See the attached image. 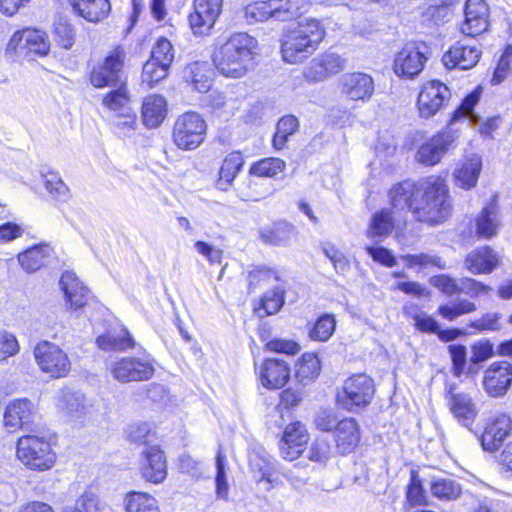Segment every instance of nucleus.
Listing matches in <instances>:
<instances>
[{"label":"nucleus","mask_w":512,"mask_h":512,"mask_svg":"<svg viewBox=\"0 0 512 512\" xmlns=\"http://www.w3.org/2000/svg\"><path fill=\"white\" fill-rule=\"evenodd\" d=\"M257 40L245 32L232 34L213 55V63L222 75L240 78L248 70Z\"/></svg>","instance_id":"obj_1"},{"label":"nucleus","mask_w":512,"mask_h":512,"mask_svg":"<svg viewBox=\"0 0 512 512\" xmlns=\"http://www.w3.org/2000/svg\"><path fill=\"white\" fill-rule=\"evenodd\" d=\"M451 205L445 180L429 176L418 182V193L414 198V217L431 224L442 222L450 213Z\"/></svg>","instance_id":"obj_2"},{"label":"nucleus","mask_w":512,"mask_h":512,"mask_svg":"<svg viewBox=\"0 0 512 512\" xmlns=\"http://www.w3.org/2000/svg\"><path fill=\"white\" fill-rule=\"evenodd\" d=\"M325 31L318 20L306 19L289 30L282 39L284 61L295 64L311 56L324 38Z\"/></svg>","instance_id":"obj_3"},{"label":"nucleus","mask_w":512,"mask_h":512,"mask_svg":"<svg viewBox=\"0 0 512 512\" xmlns=\"http://www.w3.org/2000/svg\"><path fill=\"white\" fill-rule=\"evenodd\" d=\"M16 457L25 468L37 472L52 469L57 460L50 442L40 434H27L18 438Z\"/></svg>","instance_id":"obj_4"},{"label":"nucleus","mask_w":512,"mask_h":512,"mask_svg":"<svg viewBox=\"0 0 512 512\" xmlns=\"http://www.w3.org/2000/svg\"><path fill=\"white\" fill-rule=\"evenodd\" d=\"M207 124L196 112H185L176 119L172 138L174 144L181 150L197 149L205 140Z\"/></svg>","instance_id":"obj_5"},{"label":"nucleus","mask_w":512,"mask_h":512,"mask_svg":"<svg viewBox=\"0 0 512 512\" xmlns=\"http://www.w3.org/2000/svg\"><path fill=\"white\" fill-rule=\"evenodd\" d=\"M50 50V41L44 31L27 28L16 31L9 40L7 54L14 59H32L45 56Z\"/></svg>","instance_id":"obj_6"},{"label":"nucleus","mask_w":512,"mask_h":512,"mask_svg":"<svg viewBox=\"0 0 512 512\" xmlns=\"http://www.w3.org/2000/svg\"><path fill=\"white\" fill-rule=\"evenodd\" d=\"M109 371L120 383L147 381L155 373L154 359L146 352L138 357H122L110 364Z\"/></svg>","instance_id":"obj_7"},{"label":"nucleus","mask_w":512,"mask_h":512,"mask_svg":"<svg viewBox=\"0 0 512 512\" xmlns=\"http://www.w3.org/2000/svg\"><path fill=\"white\" fill-rule=\"evenodd\" d=\"M375 393L373 379L366 374H356L349 377L337 395V401L345 409L355 412L368 406Z\"/></svg>","instance_id":"obj_8"},{"label":"nucleus","mask_w":512,"mask_h":512,"mask_svg":"<svg viewBox=\"0 0 512 512\" xmlns=\"http://www.w3.org/2000/svg\"><path fill=\"white\" fill-rule=\"evenodd\" d=\"M125 51L118 47L111 51L102 62L95 65L90 72V82L95 88L116 87L124 83L123 67Z\"/></svg>","instance_id":"obj_9"},{"label":"nucleus","mask_w":512,"mask_h":512,"mask_svg":"<svg viewBox=\"0 0 512 512\" xmlns=\"http://www.w3.org/2000/svg\"><path fill=\"white\" fill-rule=\"evenodd\" d=\"M34 358L39 368L53 378L65 377L71 370L67 353L50 341L44 340L35 346Z\"/></svg>","instance_id":"obj_10"},{"label":"nucleus","mask_w":512,"mask_h":512,"mask_svg":"<svg viewBox=\"0 0 512 512\" xmlns=\"http://www.w3.org/2000/svg\"><path fill=\"white\" fill-rule=\"evenodd\" d=\"M223 0H194L189 24L195 35H208L218 20Z\"/></svg>","instance_id":"obj_11"},{"label":"nucleus","mask_w":512,"mask_h":512,"mask_svg":"<svg viewBox=\"0 0 512 512\" xmlns=\"http://www.w3.org/2000/svg\"><path fill=\"white\" fill-rule=\"evenodd\" d=\"M449 88L438 80L423 85L417 100L419 114L422 118L434 116L449 100Z\"/></svg>","instance_id":"obj_12"},{"label":"nucleus","mask_w":512,"mask_h":512,"mask_svg":"<svg viewBox=\"0 0 512 512\" xmlns=\"http://www.w3.org/2000/svg\"><path fill=\"white\" fill-rule=\"evenodd\" d=\"M456 136L451 131H443L424 142L417 151L416 160L427 166L439 163L453 147Z\"/></svg>","instance_id":"obj_13"},{"label":"nucleus","mask_w":512,"mask_h":512,"mask_svg":"<svg viewBox=\"0 0 512 512\" xmlns=\"http://www.w3.org/2000/svg\"><path fill=\"white\" fill-rule=\"evenodd\" d=\"M426 61L427 57L416 44L408 43L395 55L393 70L399 77L413 79L423 70Z\"/></svg>","instance_id":"obj_14"},{"label":"nucleus","mask_w":512,"mask_h":512,"mask_svg":"<svg viewBox=\"0 0 512 512\" xmlns=\"http://www.w3.org/2000/svg\"><path fill=\"white\" fill-rule=\"evenodd\" d=\"M512 384V364L507 361L492 363L484 373L483 387L491 397H502Z\"/></svg>","instance_id":"obj_15"},{"label":"nucleus","mask_w":512,"mask_h":512,"mask_svg":"<svg viewBox=\"0 0 512 512\" xmlns=\"http://www.w3.org/2000/svg\"><path fill=\"white\" fill-rule=\"evenodd\" d=\"M140 472L143 479L153 484L162 483L167 477V461L164 452L158 446L143 449Z\"/></svg>","instance_id":"obj_16"},{"label":"nucleus","mask_w":512,"mask_h":512,"mask_svg":"<svg viewBox=\"0 0 512 512\" xmlns=\"http://www.w3.org/2000/svg\"><path fill=\"white\" fill-rule=\"evenodd\" d=\"M342 95L350 100H368L374 92V81L371 76L362 72L343 74L339 79Z\"/></svg>","instance_id":"obj_17"},{"label":"nucleus","mask_w":512,"mask_h":512,"mask_svg":"<svg viewBox=\"0 0 512 512\" xmlns=\"http://www.w3.org/2000/svg\"><path fill=\"white\" fill-rule=\"evenodd\" d=\"M481 57V50L475 46L458 41L442 57L447 69L468 70L476 66Z\"/></svg>","instance_id":"obj_18"},{"label":"nucleus","mask_w":512,"mask_h":512,"mask_svg":"<svg viewBox=\"0 0 512 512\" xmlns=\"http://www.w3.org/2000/svg\"><path fill=\"white\" fill-rule=\"evenodd\" d=\"M512 420L507 414H498L486 424L481 436V445L485 451L494 452L503 444L511 434Z\"/></svg>","instance_id":"obj_19"},{"label":"nucleus","mask_w":512,"mask_h":512,"mask_svg":"<svg viewBox=\"0 0 512 512\" xmlns=\"http://www.w3.org/2000/svg\"><path fill=\"white\" fill-rule=\"evenodd\" d=\"M36 414V407L31 400L27 398L13 400L5 409L4 423L11 431L27 430L34 422Z\"/></svg>","instance_id":"obj_20"},{"label":"nucleus","mask_w":512,"mask_h":512,"mask_svg":"<svg viewBox=\"0 0 512 512\" xmlns=\"http://www.w3.org/2000/svg\"><path fill=\"white\" fill-rule=\"evenodd\" d=\"M464 15L465 20L461 26L463 34L475 37L486 31L489 8L484 0H466Z\"/></svg>","instance_id":"obj_21"},{"label":"nucleus","mask_w":512,"mask_h":512,"mask_svg":"<svg viewBox=\"0 0 512 512\" xmlns=\"http://www.w3.org/2000/svg\"><path fill=\"white\" fill-rule=\"evenodd\" d=\"M260 383L268 389L282 388L290 378L289 365L280 359H266L258 368Z\"/></svg>","instance_id":"obj_22"},{"label":"nucleus","mask_w":512,"mask_h":512,"mask_svg":"<svg viewBox=\"0 0 512 512\" xmlns=\"http://www.w3.org/2000/svg\"><path fill=\"white\" fill-rule=\"evenodd\" d=\"M60 287L64 293L65 305L71 310L84 307L88 299V289L72 271H65L60 278Z\"/></svg>","instance_id":"obj_23"},{"label":"nucleus","mask_w":512,"mask_h":512,"mask_svg":"<svg viewBox=\"0 0 512 512\" xmlns=\"http://www.w3.org/2000/svg\"><path fill=\"white\" fill-rule=\"evenodd\" d=\"M482 169V159L478 154H470L460 160L453 172L455 185L470 190L477 185Z\"/></svg>","instance_id":"obj_24"},{"label":"nucleus","mask_w":512,"mask_h":512,"mask_svg":"<svg viewBox=\"0 0 512 512\" xmlns=\"http://www.w3.org/2000/svg\"><path fill=\"white\" fill-rule=\"evenodd\" d=\"M497 198V195H494L476 218V235L479 237L488 239L498 232L501 220Z\"/></svg>","instance_id":"obj_25"},{"label":"nucleus","mask_w":512,"mask_h":512,"mask_svg":"<svg viewBox=\"0 0 512 512\" xmlns=\"http://www.w3.org/2000/svg\"><path fill=\"white\" fill-rule=\"evenodd\" d=\"M499 262L498 255L489 246H485L471 251L464 260V266L473 274H488Z\"/></svg>","instance_id":"obj_26"},{"label":"nucleus","mask_w":512,"mask_h":512,"mask_svg":"<svg viewBox=\"0 0 512 512\" xmlns=\"http://www.w3.org/2000/svg\"><path fill=\"white\" fill-rule=\"evenodd\" d=\"M454 387L448 390V403L454 417L465 427H469L477 415L475 404L469 395L454 393Z\"/></svg>","instance_id":"obj_27"},{"label":"nucleus","mask_w":512,"mask_h":512,"mask_svg":"<svg viewBox=\"0 0 512 512\" xmlns=\"http://www.w3.org/2000/svg\"><path fill=\"white\" fill-rule=\"evenodd\" d=\"M334 439L338 451L345 455L352 452L360 440L359 427L355 419H341L334 431Z\"/></svg>","instance_id":"obj_28"},{"label":"nucleus","mask_w":512,"mask_h":512,"mask_svg":"<svg viewBox=\"0 0 512 512\" xmlns=\"http://www.w3.org/2000/svg\"><path fill=\"white\" fill-rule=\"evenodd\" d=\"M54 257V250L49 244H38L18 255V262L28 273L35 272Z\"/></svg>","instance_id":"obj_29"},{"label":"nucleus","mask_w":512,"mask_h":512,"mask_svg":"<svg viewBox=\"0 0 512 512\" xmlns=\"http://www.w3.org/2000/svg\"><path fill=\"white\" fill-rule=\"evenodd\" d=\"M73 10L88 22L98 23L111 11L109 0H69Z\"/></svg>","instance_id":"obj_30"},{"label":"nucleus","mask_w":512,"mask_h":512,"mask_svg":"<svg viewBox=\"0 0 512 512\" xmlns=\"http://www.w3.org/2000/svg\"><path fill=\"white\" fill-rule=\"evenodd\" d=\"M418 193V182L406 180L395 184L389 191L390 203L397 211L410 210L414 214V198Z\"/></svg>","instance_id":"obj_31"},{"label":"nucleus","mask_w":512,"mask_h":512,"mask_svg":"<svg viewBox=\"0 0 512 512\" xmlns=\"http://www.w3.org/2000/svg\"><path fill=\"white\" fill-rule=\"evenodd\" d=\"M98 347L103 351L122 352L135 347L136 342L129 331L121 327L101 335L96 340Z\"/></svg>","instance_id":"obj_32"},{"label":"nucleus","mask_w":512,"mask_h":512,"mask_svg":"<svg viewBox=\"0 0 512 512\" xmlns=\"http://www.w3.org/2000/svg\"><path fill=\"white\" fill-rule=\"evenodd\" d=\"M167 114V103L163 96H147L142 104L143 124L148 128L158 127Z\"/></svg>","instance_id":"obj_33"},{"label":"nucleus","mask_w":512,"mask_h":512,"mask_svg":"<svg viewBox=\"0 0 512 512\" xmlns=\"http://www.w3.org/2000/svg\"><path fill=\"white\" fill-rule=\"evenodd\" d=\"M272 20L286 22L301 16L307 7L306 0H270Z\"/></svg>","instance_id":"obj_34"},{"label":"nucleus","mask_w":512,"mask_h":512,"mask_svg":"<svg viewBox=\"0 0 512 512\" xmlns=\"http://www.w3.org/2000/svg\"><path fill=\"white\" fill-rule=\"evenodd\" d=\"M295 234L294 227L284 221L275 222L260 230V238L263 242L275 246H286L291 242Z\"/></svg>","instance_id":"obj_35"},{"label":"nucleus","mask_w":512,"mask_h":512,"mask_svg":"<svg viewBox=\"0 0 512 512\" xmlns=\"http://www.w3.org/2000/svg\"><path fill=\"white\" fill-rule=\"evenodd\" d=\"M394 229V217L390 209L383 208L373 214L369 227L367 229V236L370 238H386Z\"/></svg>","instance_id":"obj_36"},{"label":"nucleus","mask_w":512,"mask_h":512,"mask_svg":"<svg viewBox=\"0 0 512 512\" xmlns=\"http://www.w3.org/2000/svg\"><path fill=\"white\" fill-rule=\"evenodd\" d=\"M126 512H160L158 501L148 493L132 491L124 499Z\"/></svg>","instance_id":"obj_37"},{"label":"nucleus","mask_w":512,"mask_h":512,"mask_svg":"<svg viewBox=\"0 0 512 512\" xmlns=\"http://www.w3.org/2000/svg\"><path fill=\"white\" fill-rule=\"evenodd\" d=\"M243 164L244 159L239 152H232L224 159L219 171L218 180V185L222 190H226L231 185Z\"/></svg>","instance_id":"obj_38"},{"label":"nucleus","mask_w":512,"mask_h":512,"mask_svg":"<svg viewBox=\"0 0 512 512\" xmlns=\"http://www.w3.org/2000/svg\"><path fill=\"white\" fill-rule=\"evenodd\" d=\"M430 491L438 499L453 501L461 495V485L449 478H433L430 482Z\"/></svg>","instance_id":"obj_39"},{"label":"nucleus","mask_w":512,"mask_h":512,"mask_svg":"<svg viewBox=\"0 0 512 512\" xmlns=\"http://www.w3.org/2000/svg\"><path fill=\"white\" fill-rule=\"evenodd\" d=\"M129 102L130 97L128 95L125 82L118 84V87L107 93L102 100V103L106 108L116 113L131 110Z\"/></svg>","instance_id":"obj_40"},{"label":"nucleus","mask_w":512,"mask_h":512,"mask_svg":"<svg viewBox=\"0 0 512 512\" xmlns=\"http://www.w3.org/2000/svg\"><path fill=\"white\" fill-rule=\"evenodd\" d=\"M321 370L320 360L315 353H304L296 364V377L299 381L316 378Z\"/></svg>","instance_id":"obj_41"},{"label":"nucleus","mask_w":512,"mask_h":512,"mask_svg":"<svg viewBox=\"0 0 512 512\" xmlns=\"http://www.w3.org/2000/svg\"><path fill=\"white\" fill-rule=\"evenodd\" d=\"M477 309L475 303L467 299H456L447 304L438 307V313L441 317L448 321H453L456 318L474 312Z\"/></svg>","instance_id":"obj_42"},{"label":"nucleus","mask_w":512,"mask_h":512,"mask_svg":"<svg viewBox=\"0 0 512 512\" xmlns=\"http://www.w3.org/2000/svg\"><path fill=\"white\" fill-rule=\"evenodd\" d=\"M477 309L475 303L467 299H456L447 304L438 307V313L441 317L448 321H453L456 318L474 312Z\"/></svg>","instance_id":"obj_43"},{"label":"nucleus","mask_w":512,"mask_h":512,"mask_svg":"<svg viewBox=\"0 0 512 512\" xmlns=\"http://www.w3.org/2000/svg\"><path fill=\"white\" fill-rule=\"evenodd\" d=\"M286 168V163L280 158H264L250 167L249 173L258 177H276Z\"/></svg>","instance_id":"obj_44"},{"label":"nucleus","mask_w":512,"mask_h":512,"mask_svg":"<svg viewBox=\"0 0 512 512\" xmlns=\"http://www.w3.org/2000/svg\"><path fill=\"white\" fill-rule=\"evenodd\" d=\"M405 264L409 268L419 267L420 269H427L436 267L438 269H446V263L440 256L432 253L420 254H407L402 256Z\"/></svg>","instance_id":"obj_45"},{"label":"nucleus","mask_w":512,"mask_h":512,"mask_svg":"<svg viewBox=\"0 0 512 512\" xmlns=\"http://www.w3.org/2000/svg\"><path fill=\"white\" fill-rule=\"evenodd\" d=\"M62 410L72 418H80L86 412V399L81 392H67L63 395Z\"/></svg>","instance_id":"obj_46"},{"label":"nucleus","mask_w":512,"mask_h":512,"mask_svg":"<svg viewBox=\"0 0 512 512\" xmlns=\"http://www.w3.org/2000/svg\"><path fill=\"white\" fill-rule=\"evenodd\" d=\"M244 17L248 24L272 20L270 0L247 4L244 7Z\"/></svg>","instance_id":"obj_47"},{"label":"nucleus","mask_w":512,"mask_h":512,"mask_svg":"<svg viewBox=\"0 0 512 512\" xmlns=\"http://www.w3.org/2000/svg\"><path fill=\"white\" fill-rule=\"evenodd\" d=\"M111 121L115 133L121 137L131 136L137 128V117L132 109L116 113Z\"/></svg>","instance_id":"obj_48"},{"label":"nucleus","mask_w":512,"mask_h":512,"mask_svg":"<svg viewBox=\"0 0 512 512\" xmlns=\"http://www.w3.org/2000/svg\"><path fill=\"white\" fill-rule=\"evenodd\" d=\"M335 327L336 321L334 316L330 314H323L313 325L309 332V336L312 340L325 342L333 335Z\"/></svg>","instance_id":"obj_49"},{"label":"nucleus","mask_w":512,"mask_h":512,"mask_svg":"<svg viewBox=\"0 0 512 512\" xmlns=\"http://www.w3.org/2000/svg\"><path fill=\"white\" fill-rule=\"evenodd\" d=\"M54 39L64 49H70L75 41V32L72 25L64 18L59 17L54 23Z\"/></svg>","instance_id":"obj_50"},{"label":"nucleus","mask_w":512,"mask_h":512,"mask_svg":"<svg viewBox=\"0 0 512 512\" xmlns=\"http://www.w3.org/2000/svg\"><path fill=\"white\" fill-rule=\"evenodd\" d=\"M151 60L170 68L174 60V49L171 42L166 38H160L153 46Z\"/></svg>","instance_id":"obj_51"},{"label":"nucleus","mask_w":512,"mask_h":512,"mask_svg":"<svg viewBox=\"0 0 512 512\" xmlns=\"http://www.w3.org/2000/svg\"><path fill=\"white\" fill-rule=\"evenodd\" d=\"M168 67L149 59L143 66L142 83L152 88L156 83L163 80L168 74Z\"/></svg>","instance_id":"obj_52"},{"label":"nucleus","mask_w":512,"mask_h":512,"mask_svg":"<svg viewBox=\"0 0 512 512\" xmlns=\"http://www.w3.org/2000/svg\"><path fill=\"white\" fill-rule=\"evenodd\" d=\"M45 188L55 199L65 202L69 198V188L64 181L55 173H49L45 176Z\"/></svg>","instance_id":"obj_53"},{"label":"nucleus","mask_w":512,"mask_h":512,"mask_svg":"<svg viewBox=\"0 0 512 512\" xmlns=\"http://www.w3.org/2000/svg\"><path fill=\"white\" fill-rule=\"evenodd\" d=\"M190 78L194 88L201 92H207L211 87V78L205 73L207 64L195 62L189 66Z\"/></svg>","instance_id":"obj_54"},{"label":"nucleus","mask_w":512,"mask_h":512,"mask_svg":"<svg viewBox=\"0 0 512 512\" xmlns=\"http://www.w3.org/2000/svg\"><path fill=\"white\" fill-rule=\"evenodd\" d=\"M284 305V290L276 287L267 291L261 300V309L264 310V315L276 314Z\"/></svg>","instance_id":"obj_55"},{"label":"nucleus","mask_w":512,"mask_h":512,"mask_svg":"<svg viewBox=\"0 0 512 512\" xmlns=\"http://www.w3.org/2000/svg\"><path fill=\"white\" fill-rule=\"evenodd\" d=\"M480 99V93L474 91L473 93L466 96L460 106L454 111L451 122H456L461 118H467L471 122L475 121V115L473 112L474 106Z\"/></svg>","instance_id":"obj_56"},{"label":"nucleus","mask_w":512,"mask_h":512,"mask_svg":"<svg viewBox=\"0 0 512 512\" xmlns=\"http://www.w3.org/2000/svg\"><path fill=\"white\" fill-rule=\"evenodd\" d=\"M407 502L412 505H422L426 503L425 493L422 487L420 477L417 472H411L410 483L406 492Z\"/></svg>","instance_id":"obj_57"},{"label":"nucleus","mask_w":512,"mask_h":512,"mask_svg":"<svg viewBox=\"0 0 512 512\" xmlns=\"http://www.w3.org/2000/svg\"><path fill=\"white\" fill-rule=\"evenodd\" d=\"M283 440L286 443L305 445L308 441V433L305 425L301 422H293L286 426L283 433Z\"/></svg>","instance_id":"obj_58"},{"label":"nucleus","mask_w":512,"mask_h":512,"mask_svg":"<svg viewBox=\"0 0 512 512\" xmlns=\"http://www.w3.org/2000/svg\"><path fill=\"white\" fill-rule=\"evenodd\" d=\"M332 454L329 441L324 437L317 438L311 445L309 459L319 463H325Z\"/></svg>","instance_id":"obj_59"},{"label":"nucleus","mask_w":512,"mask_h":512,"mask_svg":"<svg viewBox=\"0 0 512 512\" xmlns=\"http://www.w3.org/2000/svg\"><path fill=\"white\" fill-rule=\"evenodd\" d=\"M325 256L332 262L334 269L339 274H345L349 268L350 263L344 253L338 250L334 245H326L323 247Z\"/></svg>","instance_id":"obj_60"},{"label":"nucleus","mask_w":512,"mask_h":512,"mask_svg":"<svg viewBox=\"0 0 512 512\" xmlns=\"http://www.w3.org/2000/svg\"><path fill=\"white\" fill-rule=\"evenodd\" d=\"M448 351L452 360L453 373L459 377L463 374L467 363L466 347L461 344H451L448 346Z\"/></svg>","instance_id":"obj_61"},{"label":"nucleus","mask_w":512,"mask_h":512,"mask_svg":"<svg viewBox=\"0 0 512 512\" xmlns=\"http://www.w3.org/2000/svg\"><path fill=\"white\" fill-rule=\"evenodd\" d=\"M493 354V344L489 340H480L471 347L470 361L472 364H478L488 360Z\"/></svg>","instance_id":"obj_62"},{"label":"nucleus","mask_w":512,"mask_h":512,"mask_svg":"<svg viewBox=\"0 0 512 512\" xmlns=\"http://www.w3.org/2000/svg\"><path fill=\"white\" fill-rule=\"evenodd\" d=\"M319 60L321 61L328 76L339 73L346 66V60L331 51L322 54L319 57Z\"/></svg>","instance_id":"obj_63"},{"label":"nucleus","mask_w":512,"mask_h":512,"mask_svg":"<svg viewBox=\"0 0 512 512\" xmlns=\"http://www.w3.org/2000/svg\"><path fill=\"white\" fill-rule=\"evenodd\" d=\"M341 420L330 410L319 411L314 419L316 428L323 432L335 431Z\"/></svg>","instance_id":"obj_64"}]
</instances>
